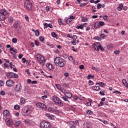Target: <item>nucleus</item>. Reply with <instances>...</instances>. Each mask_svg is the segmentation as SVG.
<instances>
[{"mask_svg": "<svg viewBox=\"0 0 128 128\" xmlns=\"http://www.w3.org/2000/svg\"><path fill=\"white\" fill-rule=\"evenodd\" d=\"M122 82L126 88H128V83L126 82V79H123L122 80Z\"/></svg>", "mask_w": 128, "mask_h": 128, "instance_id": "obj_21", "label": "nucleus"}, {"mask_svg": "<svg viewBox=\"0 0 128 128\" xmlns=\"http://www.w3.org/2000/svg\"><path fill=\"white\" fill-rule=\"evenodd\" d=\"M98 22L99 24V26H104V22L102 21H99Z\"/></svg>", "mask_w": 128, "mask_h": 128, "instance_id": "obj_32", "label": "nucleus"}, {"mask_svg": "<svg viewBox=\"0 0 128 128\" xmlns=\"http://www.w3.org/2000/svg\"><path fill=\"white\" fill-rule=\"evenodd\" d=\"M76 28L77 30H82L84 28V25H82V24H81L80 26H77Z\"/></svg>", "mask_w": 128, "mask_h": 128, "instance_id": "obj_25", "label": "nucleus"}, {"mask_svg": "<svg viewBox=\"0 0 128 128\" xmlns=\"http://www.w3.org/2000/svg\"><path fill=\"white\" fill-rule=\"evenodd\" d=\"M94 28H100V24L98 23V22H96L94 23Z\"/></svg>", "mask_w": 128, "mask_h": 128, "instance_id": "obj_26", "label": "nucleus"}, {"mask_svg": "<svg viewBox=\"0 0 128 128\" xmlns=\"http://www.w3.org/2000/svg\"><path fill=\"white\" fill-rule=\"evenodd\" d=\"M34 34L36 36H40V31L38 30H36Z\"/></svg>", "mask_w": 128, "mask_h": 128, "instance_id": "obj_43", "label": "nucleus"}, {"mask_svg": "<svg viewBox=\"0 0 128 128\" xmlns=\"http://www.w3.org/2000/svg\"><path fill=\"white\" fill-rule=\"evenodd\" d=\"M79 68L80 70H84V65H80V66H79Z\"/></svg>", "mask_w": 128, "mask_h": 128, "instance_id": "obj_63", "label": "nucleus"}, {"mask_svg": "<svg viewBox=\"0 0 128 128\" xmlns=\"http://www.w3.org/2000/svg\"><path fill=\"white\" fill-rule=\"evenodd\" d=\"M58 22L60 26H62V19H60V18L58 19Z\"/></svg>", "mask_w": 128, "mask_h": 128, "instance_id": "obj_54", "label": "nucleus"}, {"mask_svg": "<svg viewBox=\"0 0 128 128\" xmlns=\"http://www.w3.org/2000/svg\"><path fill=\"white\" fill-rule=\"evenodd\" d=\"M100 96H104V91L100 90Z\"/></svg>", "mask_w": 128, "mask_h": 128, "instance_id": "obj_55", "label": "nucleus"}, {"mask_svg": "<svg viewBox=\"0 0 128 128\" xmlns=\"http://www.w3.org/2000/svg\"><path fill=\"white\" fill-rule=\"evenodd\" d=\"M46 68L48 70H54V66L50 63H46Z\"/></svg>", "mask_w": 128, "mask_h": 128, "instance_id": "obj_15", "label": "nucleus"}, {"mask_svg": "<svg viewBox=\"0 0 128 128\" xmlns=\"http://www.w3.org/2000/svg\"><path fill=\"white\" fill-rule=\"evenodd\" d=\"M26 102V98L24 97H21L20 99V104L22 106V104H24Z\"/></svg>", "mask_w": 128, "mask_h": 128, "instance_id": "obj_20", "label": "nucleus"}, {"mask_svg": "<svg viewBox=\"0 0 128 128\" xmlns=\"http://www.w3.org/2000/svg\"><path fill=\"white\" fill-rule=\"evenodd\" d=\"M104 34H100V37H101L102 38H104Z\"/></svg>", "mask_w": 128, "mask_h": 128, "instance_id": "obj_64", "label": "nucleus"}, {"mask_svg": "<svg viewBox=\"0 0 128 128\" xmlns=\"http://www.w3.org/2000/svg\"><path fill=\"white\" fill-rule=\"evenodd\" d=\"M10 52H16V49L14 48H10Z\"/></svg>", "mask_w": 128, "mask_h": 128, "instance_id": "obj_42", "label": "nucleus"}, {"mask_svg": "<svg viewBox=\"0 0 128 128\" xmlns=\"http://www.w3.org/2000/svg\"><path fill=\"white\" fill-rule=\"evenodd\" d=\"M37 108L41 110H46V106L43 103L38 102L36 104Z\"/></svg>", "mask_w": 128, "mask_h": 128, "instance_id": "obj_7", "label": "nucleus"}, {"mask_svg": "<svg viewBox=\"0 0 128 128\" xmlns=\"http://www.w3.org/2000/svg\"><path fill=\"white\" fill-rule=\"evenodd\" d=\"M22 90V84L20 83L18 84L14 88V92H20Z\"/></svg>", "mask_w": 128, "mask_h": 128, "instance_id": "obj_13", "label": "nucleus"}, {"mask_svg": "<svg viewBox=\"0 0 128 128\" xmlns=\"http://www.w3.org/2000/svg\"><path fill=\"white\" fill-rule=\"evenodd\" d=\"M10 111L8 110H5L3 112V118H10Z\"/></svg>", "mask_w": 128, "mask_h": 128, "instance_id": "obj_14", "label": "nucleus"}, {"mask_svg": "<svg viewBox=\"0 0 128 128\" xmlns=\"http://www.w3.org/2000/svg\"><path fill=\"white\" fill-rule=\"evenodd\" d=\"M18 26H20V24L18 22H15L14 24V26L15 28H18Z\"/></svg>", "mask_w": 128, "mask_h": 128, "instance_id": "obj_38", "label": "nucleus"}, {"mask_svg": "<svg viewBox=\"0 0 128 128\" xmlns=\"http://www.w3.org/2000/svg\"><path fill=\"white\" fill-rule=\"evenodd\" d=\"M102 6L101 4H97V8H98V10H100V8H102Z\"/></svg>", "mask_w": 128, "mask_h": 128, "instance_id": "obj_52", "label": "nucleus"}, {"mask_svg": "<svg viewBox=\"0 0 128 128\" xmlns=\"http://www.w3.org/2000/svg\"><path fill=\"white\" fill-rule=\"evenodd\" d=\"M112 94H122V92L118 90H115L112 92Z\"/></svg>", "mask_w": 128, "mask_h": 128, "instance_id": "obj_39", "label": "nucleus"}, {"mask_svg": "<svg viewBox=\"0 0 128 128\" xmlns=\"http://www.w3.org/2000/svg\"><path fill=\"white\" fill-rule=\"evenodd\" d=\"M32 112V108L30 106H26L22 108V114L24 116H30Z\"/></svg>", "mask_w": 128, "mask_h": 128, "instance_id": "obj_3", "label": "nucleus"}, {"mask_svg": "<svg viewBox=\"0 0 128 128\" xmlns=\"http://www.w3.org/2000/svg\"><path fill=\"white\" fill-rule=\"evenodd\" d=\"M6 95V92L4 90H1L0 92V96H5Z\"/></svg>", "mask_w": 128, "mask_h": 128, "instance_id": "obj_49", "label": "nucleus"}, {"mask_svg": "<svg viewBox=\"0 0 128 128\" xmlns=\"http://www.w3.org/2000/svg\"><path fill=\"white\" fill-rule=\"evenodd\" d=\"M25 72L28 74V76H30V72L29 69H26Z\"/></svg>", "mask_w": 128, "mask_h": 128, "instance_id": "obj_37", "label": "nucleus"}, {"mask_svg": "<svg viewBox=\"0 0 128 128\" xmlns=\"http://www.w3.org/2000/svg\"><path fill=\"white\" fill-rule=\"evenodd\" d=\"M56 110V108H48V112H54V110Z\"/></svg>", "mask_w": 128, "mask_h": 128, "instance_id": "obj_27", "label": "nucleus"}, {"mask_svg": "<svg viewBox=\"0 0 128 128\" xmlns=\"http://www.w3.org/2000/svg\"><path fill=\"white\" fill-rule=\"evenodd\" d=\"M24 122L26 124H28V126H36V124L34 122L26 118L24 120Z\"/></svg>", "mask_w": 128, "mask_h": 128, "instance_id": "obj_9", "label": "nucleus"}, {"mask_svg": "<svg viewBox=\"0 0 128 128\" xmlns=\"http://www.w3.org/2000/svg\"><path fill=\"white\" fill-rule=\"evenodd\" d=\"M99 50H100L101 52H104V47H103L100 44L99 46Z\"/></svg>", "mask_w": 128, "mask_h": 128, "instance_id": "obj_44", "label": "nucleus"}, {"mask_svg": "<svg viewBox=\"0 0 128 128\" xmlns=\"http://www.w3.org/2000/svg\"><path fill=\"white\" fill-rule=\"evenodd\" d=\"M88 84L90 86H94V83L92 80H88Z\"/></svg>", "mask_w": 128, "mask_h": 128, "instance_id": "obj_53", "label": "nucleus"}, {"mask_svg": "<svg viewBox=\"0 0 128 128\" xmlns=\"http://www.w3.org/2000/svg\"><path fill=\"white\" fill-rule=\"evenodd\" d=\"M72 22V19H70V18H68L66 20L67 24H70V22Z\"/></svg>", "mask_w": 128, "mask_h": 128, "instance_id": "obj_56", "label": "nucleus"}, {"mask_svg": "<svg viewBox=\"0 0 128 128\" xmlns=\"http://www.w3.org/2000/svg\"><path fill=\"white\" fill-rule=\"evenodd\" d=\"M35 58L37 62L39 64L40 66H44L46 64V58H44V56L41 54H38L35 56Z\"/></svg>", "mask_w": 128, "mask_h": 128, "instance_id": "obj_1", "label": "nucleus"}, {"mask_svg": "<svg viewBox=\"0 0 128 128\" xmlns=\"http://www.w3.org/2000/svg\"><path fill=\"white\" fill-rule=\"evenodd\" d=\"M88 20V18L86 17H82V22H86Z\"/></svg>", "mask_w": 128, "mask_h": 128, "instance_id": "obj_36", "label": "nucleus"}, {"mask_svg": "<svg viewBox=\"0 0 128 128\" xmlns=\"http://www.w3.org/2000/svg\"><path fill=\"white\" fill-rule=\"evenodd\" d=\"M122 6H124V5L122 4H119L118 7V10H122Z\"/></svg>", "mask_w": 128, "mask_h": 128, "instance_id": "obj_30", "label": "nucleus"}, {"mask_svg": "<svg viewBox=\"0 0 128 128\" xmlns=\"http://www.w3.org/2000/svg\"><path fill=\"white\" fill-rule=\"evenodd\" d=\"M56 86L58 90H61L62 92H66V91L63 89L60 86V84H56Z\"/></svg>", "mask_w": 128, "mask_h": 128, "instance_id": "obj_17", "label": "nucleus"}, {"mask_svg": "<svg viewBox=\"0 0 128 128\" xmlns=\"http://www.w3.org/2000/svg\"><path fill=\"white\" fill-rule=\"evenodd\" d=\"M114 46V45L112 44H110L107 46V48L108 50H112V48Z\"/></svg>", "mask_w": 128, "mask_h": 128, "instance_id": "obj_23", "label": "nucleus"}, {"mask_svg": "<svg viewBox=\"0 0 128 128\" xmlns=\"http://www.w3.org/2000/svg\"><path fill=\"white\" fill-rule=\"evenodd\" d=\"M70 124V126H74V121H70V122H69Z\"/></svg>", "mask_w": 128, "mask_h": 128, "instance_id": "obj_61", "label": "nucleus"}, {"mask_svg": "<svg viewBox=\"0 0 128 128\" xmlns=\"http://www.w3.org/2000/svg\"><path fill=\"white\" fill-rule=\"evenodd\" d=\"M100 42H96L92 44V47L95 50H96V52H100Z\"/></svg>", "mask_w": 128, "mask_h": 128, "instance_id": "obj_10", "label": "nucleus"}, {"mask_svg": "<svg viewBox=\"0 0 128 128\" xmlns=\"http://www.w3.org/2000/svg\"><path fill=\"white\" fill-rule=\"evenodd\" d=\"M65 96H66V98H71L72 96V93L70 92H66L64 94Z\"/></svg>", "mask_w": 128, "mask_h": 128, "instance_id": "obj_18", "label": "nucleus"}, {"mask_svg": "<svg viewBox=\"0 0 128 128\" xmlns=\"http://www.w3.org/2000/svg\"><path fill=\"white\" fill-rule=\"evenodd\" d=\"M10 68H14V65L12 64V62L10 63Z\"/></svg>", "mask_w": 128, "mask_h": 128, "instance_id": "obj_59", "label": "nucleus"}, {"mask_svg": "<svg viewBox=\"0 0 128 128\" xmlns=\"http://www.w3.org/2000/svg\"><path fill=\"white\" fill-rule=\"evenodd\" d=\"M103 18H104V20H108V16L104 15L103 16Z\"/></svg>", "mask_w": 128, "mask_h": 128, "instance_id": "obj_60", "label": "nucleus"}, {"mask_svg": "<svg viewBox=\"0 0 128 128\" xmlns=\"http://www.w3.org/2000/svg\"><path fill=\"white\" fill-rule=\"evenodd\" d=\"M68 59L69 60H70L71 62H72V60H74V58H72V56H70L68 58Z\"/></svg>", "mask_w": 128, "mask_h": 128, "instance_id": "obj_57", "label": "nucleus"}, {"mask_svg": "<svg viewBox=\"0 0 128 128\" xmlns=\"http://www.w3.org/2000/svg\"><path fill=\"white\" fill-rule=\"evenodd\" d=\"M51 36H52V38H56V36H58L56 35V32H52L51 34Z\"/></svg>", "mask_w": 128, "mask_h": 128, "instance_id": "obj_45", "label": "nucleus"}, {"mask_svg": "<svg viewBox=\"0 0 128 128\" xmlns=\"http://www.w3.org/2000/svg\"><path fill=\"white\" fill-rule=\"evenodd\" d=\"M2 66L4 68H8V64L6 63H4V64L2 65Z\"/></svg>", "mask_w": 128, "mask_h": 128, "instance_id": "obj_33", "label": "nucleus"}, {"mask_svg": "<svg viewBox=\"0 0 128 128\" xmlns=\"http://www.w3.org/2000/svg\"><path fill=\"white\" fill-rule=\"evenodd\" d=\"M12 42H13V44H16V42H18V39L16 38H13L12 39Z\"/></svg>", "mask_w": 128, "mask_h": 128, "instance_id": "obj_41", "label": "nucleus"}, {"mask_svg": "<svg viewBox=\"0 0 128 128\" xmlns=\"http://www.w3.org/2000/svg\"><path fill=\"white\" fill-rule=\"evenodd\" d=\"M96 84H98L102 88H104V86H106V84L102 82H97V83H96Z\"/></svg>", "mask_w": 128, "mask_h": 128, "instance_id": "obj_28", "label": "nucleus"}, {"mask_svg": "<svg viewBox=\"0 0 128 128\" xmlns=\"http://www.w3.org/2000/svg\"><path fill=\"white\" fill-rule=\"evenodd\" d=\"M14 109L16 110H20V106L18 104H16L14 106Z\"/></svg>", "mask_w": 128, "mask_h": 128, "instance_id": "obj_40", "label": "nucleus"}, {"mask_svg": "<svg viewBox=\"0 0 128 128\" xmlns=\"http://www.w3.org/2000/svg\"><path fill=\"white\" fill-rule=\"evenodd\" d=\"M86 6V3L80 4V8H84V6Z\"/></svg>", "mask_w": 128, "mask_h": 128, "instance_id": "obj_51", "label": "nucleus"}, {"mask_svg": "<svg viewBox=\"0 0 128 128\" xmlns=\"http://www.w3.org/2000/svg\"><path fill=\"white\" fill-rule=\"evenodd\" d=\"M92 69L94 70H95L96 72H98L100 70V68L98 67H94V66H92Z\"/></svg>", "mask_w": 128, "mask_h": 128, "instance_id": "obj_34", "label": "nucleus"}, {"mask_svg": "<svg viewBox=\"0 0 128 128\" xmlns=\"http://www.w3.org/2000/svg\"><path fill=\"white\" fill-rule=\"evenodd\" d=\"M92 88L94 90H96V92L100 90V86H93Z\"/></svg>", "mask_w": 128, "mask_h": 128, "instance_id": "obj_24", "label": "nucleus"}, {"mask_svg": "<svg viewBox=\"0 0 128 128\" xmlns=\"http://www.w3.org/2000/svg\"><path fill=\"white\" fill-rule=\"evenodd\" d=\"M86 114H87L90 116L92 114V111L90 110H88L86 111Z\"/></svg>", "mask_w": 128, "mask_h": 128, "instance_id": "obj_48", "label": "nucleus"}, {"mask_svg": "<svg viewBox=\"0 0 128 128\" xmlns=\"http://www.w3.org/2000/svg\"><path fill=\"white\" fill-rule=\"evenodd\" d=\"M88 80H90V78H94V76L92 74H88L87 76Z\"/></svg>", "mask_w": 128, "mask_h": 128, "instance_id": "obj_31", "label": "nucleus"}, {"mask_svg": "<svg viewBox=\"0 0 128 128\" xmlns=\"http://www.w3.org/2000/svg\"><path fill=\"white\" fill-rule=\"evenodd\" d=\"M8 14V12L6 9H2L0 11V22L6 20V16Z\"/></svg>", "mask_w": 128, "mask_h": 128, "instance_id": "obj_4", "label": "nucleus"}, {"mask_svg": "<svg viewBox=\"0 0 128 128\" xmlns=\"http://www.w3.org/2000/svg\"><path fill=\"white\" fill-rule=\"evenodd\" d=\"M12 22H14V18L11 16H9L8 19V22L12 24Z\"/></svg>", "mask_w": 128, "mask_h": 128, "instance_id": "obj_22", "label": "nucleus"}, {"mask_svg": "<svg viewBox=\"0 0 128 128\" xmlns=\"http://www.w3.org/2000/svg\"><path fill=\"white\" fill-rule=\"evenodd\" d=\"M34 44H35L36 46H40V42L38 40H35Z\"/></svg>", "mask_w": 128, "mask_h": 128, "instance_id": "obj_47", "label": "nucleus"}, {"mask_svg": "<svg viewBox=\"0 0 128 128\" xmlns=\"http://www.w3.org/2000/svg\"><path fill=\"white\" fill-rule=\"evenodd\" d=\"M7 76L9 78H18V74L12 72H9L7 73Z\"/></svg>", "mask_w": 128, "mask_h": 128, "instance_id": "obj_8", "label": "nucleus"}, {"mask_svg": "<svg viewBox=\"0 0 128 128\" xmlns=\"http://www.w3.org/2000/svg\"><path fill=\"white\" fill-rule=\"evenodd\" d=\"M40 128H50V123L44 120L40 123Z\"/></svg>", "mask_w": 128, "mask_h": 128, "instance_id": "obj_5", "label": "nucleus"}, {"mask_svg": "<svg viewBox=\"0 0 128 128\" xmlns=\"http://www.w3.org/2000/svg\"><path fill=\"white\" fill-rule=\"evenodd\" d=\"M39 40H40V42H42L44 40V37L42 36H40L39 37Z\"/></svg>", "mask_w": 128, "mask_h": 128, "instance_id": "obj_46", "label": "nucleus"}, {"mask_svg": "<svg viewBox=\"0 0 128 128\" xmlns=\"http://www.w3.org/2000/svg\"><path fill=\"white\" fill-rule=\"evenodd\" d=\"M54 63L57 66L64 68L66 66V60L60 57H56L54 59Z\"/></svg>", "mask_w": 128, "mask_h": 128, "instance_id": "obj_2", "label": "nucleus"}, {"mask_svg": "<svg viewBox=\"0 0 128 128\" xmlns=\"http://www.w3.org/2000/svg\"><path fill=\"white\" fill-rule=\"evenodd\" d=\"M86 104L87 106H92V103H90V102H87Z\"/></svg>", "mask_w": 128, "mask_h": 128, "instance_id": "obj_58", "label": "nucleus"}, {"mask_svg": "<svg viewBox=\"0 0 128 128\" xmlns=\"http://www.w3.org/2000/svg\"><path fill=\"white\" fill-rule=\"evenodd\" d=\"M14 84V82L10 80L9 79L6 82V86L8 87L12 86Z\"/></svg>", "mask_w": 128, "mask_h": 128, "instance_id": "obj_12", "label": "nucleus"}, {"mask_svg": "<svg viewBox=\"0 0 128 128\" xmlns=\"http://www.w3.org/2000/svg\"><path fill=\"white\" fill-rule=\"evenodd\" d=\"M60 112V110H57L55 108L54 114H58Z\"/></svg>", "mask_w": 128, "mask_h": 128, "instance_id": "obj_50", "label": "nucleus"}, {"mask_svg": "<svg viewBox=\"0 0 128 128\" xmlns=\"http://www.w3.org/2000/svg\"><path fill=\"white\" fill-rule=\"evenodd\" d=\"M20 124H22V122L20 120H18L15 122L14 126H18Z\"/></svg>", "mask_w": 128, "mask_h": 128, "instance_id": "obj_29", "label": "nucleus"}, {"mask_svg": "<svg viewBox=\"0 0 128 128\" xmlns=\"http://www.w3.org/2000/svg\"><path fill=\"white\" fill-rule=\"evenodd\" d=\"M52 100L54 102L57 104H60V98L58 97L54 96H53Z\"/></svg>", "mask_w": 128, "mask_h": 128, "instance_id": "obj_16", "label": "nucleus"}, {"mask_svg": "<svg viewBox=\"0 0 128 128\" xmlns=\"http://www.w3.org/2000/svg\"><path fill=\"white\" fill-rule=\"evenodd\" d=\"M24 6H26V8L28 10H32V4L30 2V0H24Z\"/></svg>", "mask_w": 128, "mask_h": 128, "instance_id": "obj_6", "label": "nucleus"}, {"mask_svg": "<svg viewBox=\"0 0 128 128\" xmlns=\"http://www.w3.org/2000/svg\"><path fill=\"white\" fill-rule=\"evenodd\" d=\"M62 98L63 100H64V102H68V104H70V101H68V99L66 96H62Z\"/></svg>", "mask_w": 128, "mask_h": 128, "instance_id": "obj_35", "label": "nucleus"}, {"mask_svg": "<svg viewBox=\"0 0 128 128\" xmlns=\"http://www.w3.org/2000/svg\"><path fill=\"white\" fill-rule=\"evenodd\" d=\"M120 52V50H118L114 51V54H118Z\"/></svg>", "mask_w": 128, "mask_h": 128, "instance_id": "obj_62", "label": "nucleus"}, {"mask_svg": "<svg viewBox=\"0 0 128 128\" xmlns=\"http://www.w3.org/2000/svg\"><path fill=\"white\" fill-rule=\"evenodd\" d=\"M5 122L6 126H8L12 125V124L14 122V120H12V119L10 118H7Z\"/></svg>", "mask_w": 128, "mask_h": 128, "instance_id": "obj_11", "label": "nucleus"}, {"mask_svg": "<svg viewBox=\"0 0 128 128\" xmlns=\"http://www.w3.org/2000/svg\"><path fill=\"white\" fill-rule=\"evenodd\" d=\"M46 116L47 118H48L49 120H54V116L52 115H50L46 113Z\"/></svg>", "mask_w": 128, "mask_h": 128, "instance_id": "obj_19", "label": "nucleus"}]
</instances>
